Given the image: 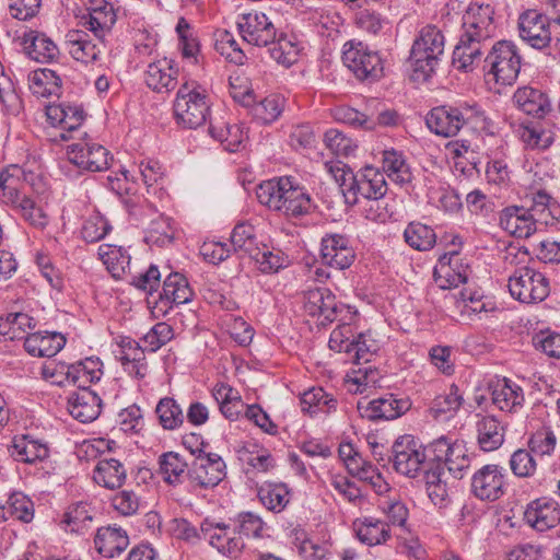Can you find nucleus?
I'll use <instances>...</instances> for the list:
<instances>
[{
	"label": "nucleus",
	"instance_id": "1",
	"mask_svg": "<svg viewBox=\"0 0 560 560\" xmlns=\"http://www.w3.org/2000/svg\"><path fill=\"white\" fill-rule=\"evenodd\" d=\"M494 8L490 3L471 2L462 18V30L453 50V65L470 72L481 62L487 44L495 36Z\"/></svg>",
	"mask_w": 560,
	"mask_h": 560
},
{
	"label": "nucleus",
	"instance_id": "2",
	"mask_svg": "<svg viewBox=\"0 0 560 560\" xmlns=\"http://www.w3.org/2000/svg\"><path fill=\"white\" fill-rule=\"evenodd\" d=\"M258 201L269 210L289 220H300L317 209L306 187L293 176H280L265 180L256 188Z\"/></svg>",
	"mask_w": 560,
	"mask_h": 560
},
{
	"label": "nucleus",
	"instance_id": "3",
	"mask_svg": "<svg viewBox=\"0 0 560 560\" xmlns=\"http://www.w3.org/2000/svg\"><path fill=\"white\" fill-rule=\"evenodd\" d=\"M325 167L339 184L349 203H357L360 197L377 202L386 195L385 175L376 167L368 165L357 173L340 162H327Z\"/></svg>",
	"mask_w": 560,
	"mask_h": 560
},
{
	"label": "nucleus",
	"instance_id": "4",
	"mask_svg": "<svg viewBox=\"0 0 560 560\" xmlns=\"http://www.w3.org/2000/svg\"><path fill=\"white\" fill-rule=\"evenodd\" d=\"M485 112L477 104L442 105L432 108L425 117L428 128L445 138L456 136L465 126L476 128L485 122Z\"/></svg>",
	"mask_w": 560,
	"mask_h": 560
},
{
	"label": "nucleus",
	"instance_id": "5",
	"mask_svg": "<svg viewBox=\"0 0 560 560\" xmlns=\"http://www.w3.org/2000/svg\"><path fill=\"white\" fill-rule=\"evenodd\" d=\"M445 36L432 24L420 28L410 50V62L417 80L427 81L434 72L444 55Z\"/></svg>",
	"mask_w": 560,
	"mask_h": 560
},
{
	"label": "nucleus",
	"instance_id": "6",
	"mask_svg": "<svg viewBox=\"0 0 560 560\" xmlns=\"http://www.w3.org/2000/svg\"><path fill=\"white\" fill-rule=\"evenodd\" d=\"M483 61L485 77L501 86L513 85L522 68V56L511 40H499L488 50Z\"/></svg>",
	"mask_w": 560,
	"mask_h": 560
},
{
	"label": "nucleus",
	"instance_id": "7",
	"mask_svg": "<svg viewBox=\"0 0 560 560\" xmlns=\"http://www.w3.org/2000/svg\"><path fill=\"white\" fill-rule=\"evenodd\" d=\"M211 107L210 94L196 81L182 84L174 101V115L178 125L195 129L202 126Z\"/></svg>",
	"mask_w": 560,
	"mask_h": 560
},
{
	"label": "nucleus",
	"instance_id": "8",
	"mask_svg": "<svg viewBox=\"0 0 560 560\" xmlns=\"http://www.w3.org/2000/svg\"><path fill=\"white\" fill-rule=\"evenodd\" d=\"M429 452V444L422 446L412 435L399 436L392 446L389 460L394 469L408 478H418L432 468L434 460Z\"/></svg>",
	"mask_w": 560,
	"mask_h": 560
},
{
	"label": "nucleus",
	"instance_id": "9",
	"mask_svg": "<svg viewBox=\"0 0 560 560\" xmlns=\"http://www.w3.org/2000/svg\"><path fill=\"white\" fill-rule=\"evenodd\" d=\"M343 65L360 81L374 82L384 74L383 60L378 51L360 40H348L342 48Z\"/></svg>",
	"mask_w": 560,
	"mask_h": 560
},
{
	"label": "nucleus",
	"instance_id": "10",
	"mask_svg": "<svg viewBox=\"0 0 560 560\" xmlns=\"http://www.w3.org/2000/svg\"><path fill=\"white\" fill-rule=\"evenodd\" d=\"M508 288L513 299L526 304L542 302L550 293L549 279L532 267L515 270L509 277Z\"/></svg>",
	"mask_w": 560,
	"mask_h": 560
},
{
	"label": "nucleus",
	"instance_id": "11",
	"mask_svg": "<svg viewBox=\"0 0 560 560\" xmlns=\"http://www.w3.org/2000/svg\"><path fill=\"white\" fill-rule=\"evenodd\" d=\"M195 455L187 478L192 487L212 489L226 477V464L223 458L212 452L201 448L190 450Z\"/></svg>",
	"mask_w": 560,
	"mask_h": 560
},
{
	"label": "nucleus",
	"instance_id": "12",
	"mask_svg": "<svg viewBox=\"0 0 560 560\" xmlns=\"http://www.w3.org/2000/svg\"><path fill=\"white\" fill-rule=\"evenodd\" d=\"M429 452L434 464L446 466L450 474L462 479L470 466V456L464 442L451 441L442 435L429 443Z\"/></svg>",
	"mask_w": 560,
	"mask_h": 560
},
{
	"label": "nucleus",
	"instance_id": "13",
	"mask_svg": "<svg viewBox=\"0 0 560 560\" xmlns=\"http://www.w3.org/2000/svg\"><path fill=\"white\" fill-rule=\"evenodd\" d=\"M131 215L144 221L145 218H151L149 226L145 230L144 241L149 245L164 247L173 243L175 230L171 223L170 218L158 212L156 208L151 203H147L145 208L138 207L131 198L125 200Z\"/></svg>",
	"mask_w": 560,
	"mask_h": 560
},
{
	"label": "nucleus",
	"instance_id": "14",
	"mask_svg": "<svg viewBox=\"0 0 560 560\" xmlns=\"http://www.w3.org/2000/svg\"><path fill=\"white\" fill-rule=\"evenodd\" d=\"M199 539L206 540L219 553L236 559L245 548L243 537L238 536L234 526L223 522L205 520L200 524Z\"/></svg>",
	"mask_w": 560,
	"mask_h": 560
},
{
	"label": "nucleus",
	"instance_id": "15",
	"mask_svg": "<svg viewBox=\"0 0 560 560\" xmlns=\"http://www.w3.org/2000/svg\"><path fill=\"white\" fill-rule=\"evenodd\" d=\"M506 471L497 464H487L471 477V492L482 501L493 502L505 494Z\"/></svg>",
	"mask_w": 560,
	"mask_h": 560
},
{
	"label": "nucleus",
	"instance_id": "16",
	"mask_svg": "<svg viewBox=\"0 0 560 560\" xmlns=\"http://www.w3.org/2000/svg\"><path fill=\"white\" fill-rule=\"evenodd\" d=\"M237 28L246 43L257 47H267L277 38V28L264 12L250 11L240 15Z\"/></svg>",
	"mask_w": 560,
	"mask_h": 560
},
{
	"label": "nucleus",
	"instance_id": "17",
	"mask_svg": "<svg viewBox=\"0 0 560 560\" xmlns=\"http://www.w3.org/2000/svg\"><path fill=\"white\" fill-rule=\"evenodd\" d=\"M67 154L69 162L83 171L102 172L109 165V151L92 140L72 143Z\"/></svg>",
	"mask_w": 560,
	"mask_h": 560
},
{
	"label": "nucleus",
	"instance_id": "18",
	"mask_svg": "<svg viewBox=\"0 0 560 560\" xmlns=\"http://www.w3.org/2000/svg\"><path fill=\"white\" fill-rule=\"evenodd\" d=\"M345 308L346 306L337 301L328 288H313L304 293L305 312L320 319L323 325L337 320Z\"/></svg>",
	"mask_w": 560,
	"mask_h": 560
},
{
	"label": "nucleus",
	"instance_id": "19",
	"mask_svg": "<svg viewBox=\"0 0 560 560\" xmlns=\"http://www.w3.org/2000/svg\"><path fill=\"white\" fill-rule=\"evenodd\" d=\"M434 281L442 290H451L459 284L468 283L471 270L457 252L440 257L434 267Z\"/></svg>",
	"mask_w": 560,
	"mask_h": 560
},
{
	"label": "nucleus",
	"instance_id": "20",
	"mask_svg": "<svg viewBox=\"0 0 560 560\" xmlns=\"http://www.w3.org/2000/svg\"><path fill=\"white\" fill-rule=\"evenodd\" d=\"M550 19L537 10H527L518 19L520 36L536 49L547 47L551 40Z\"/></svg>",
	"mask_w": 560,
	"mask_h": 560
},
{
	"label": "nucleus",
	"instance_id": "21",
	"mask_svg": "<svg viewBox=\"0 0 560 560\" xmlns=\"http://www.w3.org/2000/svg\"><path fill=\"white\" fill-rule=\"evenodd\" d=\"M410 406L409 399L397 398L394 394H386L371 401H359L358 411L362 418L371 421L394 420L408 411Z\"/></svg>",
	"mask_w": 560,
	"mask_h": 560
},
{
	"label": "nucleus",
	"instance_id": "22",
	"mask_svg": "<svg viewBox=\"0 0 560 560\" xmlns=\"http://www.w3.org/2000/svg\"><path fill=\"white\" fill-rule=\"evenodd\" d=\"M320 255L327 266L338 270L349 268L355 259L350 240L342 234H326L320 242Z\"/></svg>",
	"mask_w": 560,
	"mask_h": 560
},
{
	"label": "nucleus",
	"instance_id": "23",
	"mask_svg": "<svg viewBox=\"0 0 560 560\" xmlns=\"http://www.w3.org/2000/svg\"><path fill=\"white\" fill-rule=\"evenodd\" d=\"M46 116L51 126L62 130L59 137L65 141L72 137L71 132L78 130L86 118L81 105L65 102L48 105Z\"/></svg>",
	"mask_w": 560,
	"mask_h": 560
},
{
	"label": "nucleus",
	"instance_id": "24",
	"mask_svg": "<svg viewBox=\"0 0 560 560\" xmlns=\"http://www.w3.org/2000/svg\"><path fill=\"white\" fill-rule=\"evenodd\" d=\"M96 39V42L92 40L83 31L72 30L66 35V45L73 59L85 65H93L101 59L106 48L104 38Z\"/></svg>",
	"mask_w": 560,
	"mask_h": 560
},
{
	"label": "nucleus",
	"instance_id": "25",
	"mask_svg": "<svg viewBox=\"0 0 560 560\" xmlns=\"http://www.w3.org/2000/svg\"><path fill=\"white\" fill-rule=\"evenodd\" d=\"M512 103L520 112L536 118H545L552 112L548 94L532 85L520 86L512 96Z\"/></svg>",
	"mask_w": 560,
	"mask_h": 560
},
{
	"label": "nucleus",
	"instance_id": "26",
	"mask_svg": "<svg viewBox=\"0 0 560 560\" xmlns=\"http://www.w3.org/2000/svg\"><path fill=\"white\" fill-rule=\"evenodd\" d=\"M524 520L536 530L546 532L560 523V505L553 499H536L527 505Z\"/></svg>",
	"mask_w": 560,
	"mask_h": 560
},
{
	"label": "nucleus",
	"instance_id": "27",
	"mask_svg": "<svg viewBox=\"0 0 560 560\" xmlns=\"http://www.w3.org/2000/svg\"><path fill=\"white\" fill-rule=\"evenodd\" d=\"M24 54L36 62H51L59 56V48L45 33L35 30L26 31L20 37Z\"/></svg>",
	"mask_w": 560,
	"mask_h": 560
},
{
	"label": "nucleus",
	"instance_id": "28",
	"mask_svg": "<svg viewBox=\"0 0 560 560\" xmlns=\"http://www.w3.org/2000/svg\"><path fill=\"white\" fill-rule=\"evenodd\" d=\"M499 225L506 233L527 238L536 232L534 219L529 210L523 206H508L499 213Z\"/></svg>",
	"mask_w": 560,
	"mask_h": 560
},
{
	"label": "nucleus",
	"instance_id": "29",
	"mask_svg": "<svg viewBox=\"0 0 560 560\" xmlns=\"http://www.w3.org/2000/svg\"><path fill=\"white\" fill-rule=\"evenodd\" d=\"M508 424L497 416L485 415L476 422V440L482 452L499 450L505 440Z\"/></svg>",
	"mask_w": 560,
	"mask_h": 560
},
{
	"label": "nucleus",
	"instance_id": "30",
	"mask_svg": "<svg viewBox=\"0 0 560 560\" xmlns=\"http://www.w3.org/2000/svg\"><path fill=\"white\" fill-rule=\"evenodd\" d=\"M9 453L16 462L36 464L49 456V447L46 442L39 439L30 434H22L12 439Z\"/></svg>",
	"mask_w": 560,
	"mask_h": 560
},
{
	"label": "nucleus",
	"instance_id": "31",
	"mask_svg": "<svg viewBox=\"0 0 560 560\" xmlns=\"http://www.w3.org/2000/svg\"><path fill=\"white\" fill-rule=\"evenodd\" d=\"M101 408L102 399L90 388L77 390L68 400L70 415L82 423H89L97 419Z\"/></svg>",
	"mask_w": 560,
	"mask_h": 560
},
{
	"label": "nucleus",
	"instance_id": "32",
	"mask_svg": "<svg viewBox=\"0 0 560 560\" xmlns=\"http://www.w3.org/2000/svg\"><path fill=\"white\" fill-rule=\"evenodd\" d=\"M177 71L172 60L163 58L149 63L144 74L147 86L156 93H168L176 88Z\"/></svg>",
	"mask_w": 560,
	"mask_h": 560
},
{
	"label": "nucleus",
	"instance_id": "33",
	"mask_svg": "<svg viewBox=\"0 0 560 560\" xmlns=\"http://www.w3.org/2000/svg\"><path fill=\"white\" fill-rule=\"evenodd\" d=\"M94 545L100 555L105 558H114L126 550L129 537L124 528L108 525L97 529Z\"/></svg>",
	"mask_w": 560,
	"mask_h": 560
},
{
	"label": "nucleus",
	"instance_id": "34",
	"mask_svg": "<svg viewBox=\"0 0 560 560\" xmlns=\"http://www.w3.org/2000/svg\"><path fill=\"white\" fill-rule=\"evenodd\" d=\"M66 345V337L56 331L28 334L24 340V349L33 357L56 355Z\"/></svg>",
	"mask_w": 560,
	"mask_h": 560
},
{
	"label": "nucleus",
	"instance_id": "35",
	"mask_svg": "<svg viewBox=\"0 0 560 560\" xmlns=\"http://www.w3.org/2000/svg\"><path fill=\"white\" fill-rule=\"evenodd\" d=\"M194 292L187 279L179 272L170 273L159 293L161 304L172 307L173 305L186 304L191 301Z\"/></svg>",
	"mask_w": 560,
	"mask_h": 560
},
{
	"label": "nucleus",
	"instance_id": "36",
	"mask_svg": "<svg viewBox=\"0 0 560 560\" xmlns=\"http://www.w3.org/2000/svg\"><path fill=\"white\" fill-rule=\"evenodd\" d=\"M456 308L463 318L472 320L481 313L493 311L494 306L481 291L467 287L456 296Z\"/></svg>",
	"mask_w": 560,
	"mask_h": 560
},
{
	"label": "nucleus",
	"instance_id": "37",
	"mask_svg": "<svg viewBox=\"0 0 560 560\" xmlns=\"http://www.w3.org/2000/svg\"><path fill=\"white\" fill-rule=\"evenodd\" d=\"M524 400L522 387L508 378L498 381L493 386L492 402L501 411L517 412Z\"/></svg>",
	"mask_w": 560,
	"mask_h": 560
},
{
	"label": "nucleus",
	"instance_id": "38",
	"mask_svg": "<svg viewBox=\"0 0 560 560\" xmlns=\"http://www.w3.org/2000/svg\"><path fill=\"white\" fill-rule=\"evenodd\" d=\"M127 478V470L122 463L116 458H102L93 469V479L106 489L120 488Z\"/></svg>",
	"mask_w": 560,
	"mask_h": 560
},
{
	"label": "nucleus",
	"instance_id": "39",
	"mask_svg": "<svg viewBox=\"0 0 560 560\" xmlns=\"http://www.w3.org/2000/svg\"><path fill=\"white\" fill-rule=\"evenodd\" d=\"M301 410L311 417L319 413L329 415L337 410L338 401L322 387H313L304 392L300 398Z\"/></svg>",
	"mask_w": 560,
	"mask_h": 560
},
{
	"label": "nucleus",
	"instance_id": "40",
	"mask_svg": "<svg viewBox=\"0 0 560 560\" xmlns=\"http://www.w3.org/2000/svg\"><path fill=\"white\" fill-rule=\"evenodd\" d=\"M444 475L443 466L434 464L422 476L429 499L440 509L446 508L451 502Z\"/></svg>",
	"mask_w": 560,
	"mask_h": 560
},
{
	"label": "nucleus",
	"instance_id": "41",
	"mask_svg": "<svg viewBox=\"0 0 560 560\" xmlns=\"http://www.w3.org/2000/svg\"><path fill=\"white\" fill-rule=\"evenodd\" d=\"M97 254L115 279H121L129 272L131 257L124 247L102 244L98 247Z\"/></svg>",
	"mask_w": 560,
	"mask_h": 560
},
{
	"label": "nucleus",
	"instance_id": "42",
	"mask_svg": "<svg viewBox=\"0 0 560 560\" xmlns=\"http://www.w3.org/2000/svg\"><path fill=\"white\" fill-rule=\"evenodd\" d=\"M72 385L81 388H89L90 384L98 382L103 374V362L98 357H89L71 363Z\"/></svg>",
	"mask_w": 560,
	"mask_h": 560
},
{
	"label": "nucleus",
	"instance_id": "43",
	"mask_svg": "<svg viewBox=\"0 0 560 560\" xmlns=\"http://www.w3.org/2000/svg\"><path fill=\"white\" fill-rule=\"evenodd\" d=\"M353 527L359 540L368 546L383 544L389 537L388 525L372 516L355 520Z\"/></svg>",
	"mask_w": 560,
	"mask_h": 560
},
{
	"label": "nucleus",
	"instance_id": "44",
	"mask_svg": "<svg viewBox=\"0 0 560 560\" xmlns=\"http://www.w3.org/2000/svg\"><path fill=\"white\" fill-rule=\"evenodd\" d=\"M257 494L261 504L273 513L282 512L291 500L290 490L282 482H265Z\"/></svg>",
	"mask_w": 560,
	"mask_h": 560
},
{
	"label": "nucleus",
	"instance_id": "45",
	"mask_svg": "<svg viewBox=\"0 0 560 560\" xmlns=\"http://www.w3.org/2000/svg\"><path fill=\"white\" fill-rule=\"evenodd\" d=\"M9 206L32 228L44 230L47 226V214L30 196L22 194Z\"/></svg>",
	"mask_w": 560,
	"mask_h": 560
},
{
	"label": "nucleus",
	"instance_id": "46",
	"mask_svg": "<svg viewBox=\"0 0 560 560\" xmlns=\"http://www.w3.org/2000/svg\"><path fill=\"white\" fill-rule=\"evenodd\" d=\"M382 166L384 173L396 184H408L412 179V173L402 152L394 149L385 150L383 152Z\"/></svg>",
	"mask_w": 560,
	"mask_h": 560
},
{
	"label": "nucleus",
	"instance_id": "47",
	"mask_svg": "<svg viewBox=\"0 0 560 560\" xmlns=\"http://www.w3.org/2000/svg\"><path fill=\"white\" fill-rule=\"evenodd\" d=\"M404 240L411 248L425 252L434 247L436 233L431 226L413 221L406 226Z\"/></svg>",
	"mask_w": 560,
	"mask_h": 560
},
{
	"label": "nucleus",
	"instance_id": "48",
	"mask_svg": "<svg viewBox=\"0 0 560 560\" xmlns=\"http://www.w3.org/2000/svg\"><path fill=\"white\" fill-rule=\"evenodd\" d=\"M28 85L33 94L48 97L58 95L61 88V79L51 69H38L28 75Z\"/></svg>",
	"mask_w": 560,
	"mask_h": 560
},
{
	"label": "nucleus",
	"instance_id": "49",
	"mask_svg": "<svg viewBox=\"0 0 560 560\" xmlns=\"http://www.w3.org/2000/svg\"><path fill=\"white\" fill-rule=\"evenodd\" d=\"M0 103L4 110L18 116L23 109V100L10 73L0 61Z\"/></svg>",
	"mask_w": 560,
	"mask_h": 560
},
{
	"label": "nucleus",
	"instance_id": "50",
	"mask_svg": "<svg viewBox=\"0 0 560 560\" xmlns=\"http://www.w3.org/2000/svg\"><path fill=\"white\" fill-rule=\"evenodd\" d=\"M159 465L163 480L168 485H179L184 477H187L188 465L178 453L162 454L159 457Z\"/></svg>",
	"mask_w": 560,
	"mask_h": 560
},
{
	"label": "nucleus",
	"instance_id": "51",
	"mask_svg": "<svg viewBox=\"0 0 560 560\" xmlns=\"http://www.w3.org/2000/svg\"><path fill=\"white\" fill-rule=\"evenodd\" d=\"M155 413L160 425L164 430L175 431L185 421V416L179 404L172 397H163L155 407Z\"/></svg>",
	"mask_w": 560,
	"mask_h": 560
},
{
	"label": "nucleus",
	"instance_id": "52",
	"mask_svg": "<svg viewBox=\"0 0 560 560\" xmlns=\"http://www.w3.org/2000/svg\"><path fill=\"white\" fill-rule=\"evenodd\" d=\"M258 254L252 255L258 266V269L264 273H276L280 269L289 266V257L279 248H269L267 245L257 248Z\"/></svg>",
	"mask_w": 560,
	"mask_h": 560
},
{
	"label": "nucleus",
	"instance_id": "53",
	"mask_svg": "<svg viewBox=\"0 0 560 560\" xmlns=\"http://www.w3.org/2000/svg\"><path fill=\"white\" fill-rule=\"evenodd\" d=\"M231 244L236 253H242L248 257L257 255L259 245L255 228L246 222L236 224L231 233Z\"/></svg>",
	"mask_w": 560,
	"mask_h": 560
},
{
	"label": "nucleus",
	"instance_id": "54",
	"mask_svg": "<svg viewBox=\"0 0 560 560\" xmlns=\"http://www.w3.org/2000/svg\"><path fill=\"white\" fill-rule=\"evenodd\" d=\"M23 171L18 165H10L0 172V198L5 205H10L20 195Z\"/></svg>",
	"mask_w": 560,
	"mask_h": 560
},
{
	"label": "nucleus",
	"instance_id": "55",
	"mask_svg": "<svg viewBox=\"0 0 560 560\" xmlns=\"http://www.w3.org/2000/svg\"><path fill=\"white\" fill-rule=\"evenodd\" d=\"M271 45L269 52L277 63L289 68L298 61L300 46L293 37L281 34Z\"/></svg>",
	"mask_w": 560,
	"mask_h": 560
},
{
	"label": "nucleus",
	"instance_id": "56",
	"mask_svg": "<svg viewBox=\"0 0 560 560\" xmlns=\"http://www.w3.org/2000/svg\"><path fill=\"white\" fill-rule=\"evenodd\" d=\"M254 117L260 122L268 125L276 121L282 114L285 98L279 94H270L258 103H253Z\"/></svg>",
	"mask_w": 560,
	"mask_h": 560
},
{
	"label": "nucleus",
	"instance_id": "57",
	"mask_svg": "<svg viewBox=\"0 0 560 560\" xmlns=\"http://www.w3.org/2000/svg\"><path fill=\"white\" fill-rule=\"evenodd\" d=\"M215 50L225 59L234 65H243L246 60L244 51L241 49L234 35L226 30H218L214 33Z\"/></svg>",
	"mask_w": 560,
	"mask_h": 560
},
{
	"label": "nucleus",
	"instance_id": "58",
	"mask_svg": "<svg viewBox=\"0 0 560 560\" xmlns=\"http://www.w3.org/2000/svg\"><path fill=\"white\" fill-rule=\"evenodd\" d=\"M82 24L91 31L96 38H105L110 33L117 16L114 9L86 13L82 18Z\"/></svg>",
	"mask_w": 560,
	"mask_h": 560
},
{
	"label": "nucleus",
	"instance_id": "59",
	"mask_svg": "<svg viewBox=\"0 0 560 560\" xmlns=\"http://www.w3.org/2000/svg\"><path fill=\"white\" fill-rule=\"evenodd\" d=\"M91 506L85 502L70 505L63 515L65 529L71 533H83L92 522Z\"/></svg>",
	"mask_w": 560,
	"mask_h": 560
},
{
	"label": "nucleus",
	"instance_id": "60",
	"mask_svg": "<svg viewBox=\"0 0 560 560\" xmlns=\"http://www.w3.org/2000/svg\"><path fill=\"white\" fill-rule=\"evenodd\" d=\"M5 509L9 516L14 520L30 523L34 518V503L23 492H12L7 500Z\"/></svg>",
	"mask_w": 560,
	"mask_h": 560
},
{
	"label": "nucleus",
	"instance_id": "61",
	"mask_svg": "<svg viewBox=\"0 0 560 560\" xmlns=\"http://www.w3.org/2000/svg\"><path fill=\"white\" fill-rule=\"evenodd\" d=\"M464 398L459 393V388L457 385L452 384L450 386V390L446 394L439 395L434 398L431 411L434 417H440L442 415L453 416L456 413L459 408L463 406Z\"/></svg>",
	"mask_w": 560,
	"mask_h": 560
},
{
	"label": "nucleus",
	"instance_id": "62",
	"mask_svg": "<svg viewBox=\"0 0 560 560\" xmlns=\"http://www.w3.org/2000/svg\"><path fill=\"white\" fill-rule=\"evenodd\" d=\"M233 526L238 536L261 538L266 523L253 512H241L233 520Z\"/></svg>",
	"mask_w": 560,
	"mask_h": 560
},
{
	"label": "nucleus",
	"instance_id": "63",
	"mask_svg": "<svg viewBox=\"0 0 560 560\" xmlns=\"http://www.w3.org/2000/svg\"><path fill=\"white\" fill-rule=\"evenodd\" d=\"M324 143L327 149L337 156L348 158L354 153L358 148L355 141H353L343 131L331 128L328 129L324 135Z\"/></svg>",
	"mask_w": 560,
	"mask_h": 560
},
{
	"label": "nucleus",
	"instance_id": "64",
	"mask_svg": "<svg viewBox=\"0 0 560 560\" xmlns=\"http://www.w3.org/2000/svg\"><path fill=\"white\" fill-rule=\"evenodd\" d=\"M113 509L122 516H131L137 514L144 502L141 497L133 490H120L112 497Z\"/></svg>",
	"mask_w": 560,
	"mask_h": 560
}]
</instances>
